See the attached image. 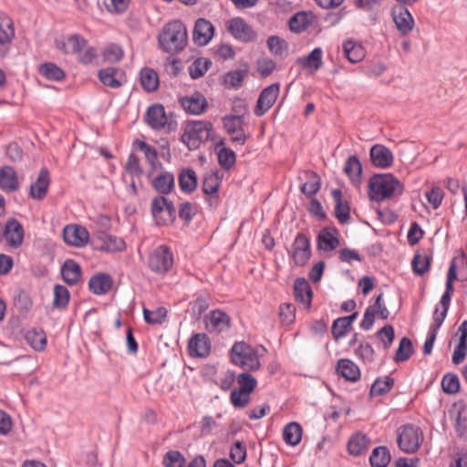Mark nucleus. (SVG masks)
I'll return each instance as SVG.
<instances>
[{"label": "nucleus", "instance_id": "1", "mask_svg": "<svg viewBox=\"0 0 467 467\" xmlns=\"http://www.w3.org/2000/svg\"><path fill=\"white\" fill-rule=\"evenodd\" d=\"M58 50L67 55H75L81 64H91L98 57L95 47L88 45V40L79 34L60 36L55 40Z\"/></svg>", "mask_w": 467, "mask_h": 467}, {"label": "nucleus", "instance_id": "2", "mask_svg": "<svg viewBox=\"0 0 467 467\" xmlns=\"http://www.w3.org/2000/svg\"><path fill=\"white\" fill-rule=\"evenodd\" d=\"M403 191L401 182L391 173L374 175L368 184V196L378 202L400 196Z\"/></svg>", "mask_w": 467, "mask_h": 467}, {"label": "nucleus", "instance_id": "3", "mask_svg": "<svg viewBox=\"0 0 467 467\" xmlns=\"http://www.w3.org/2000/svg\"><path fill=\"white\" fill-rule=\"evenodd\" d=\"M160 47L166 53L177 54L184 49L187 44V30L178 20L166 24L158 36Z\"/></svg>", "mask_w": 467, "mask_h": 467}, {"label": "nucleus", "instance_id": "4", "mask_svg": "<svg viewBox=\"0 0 467 467\" xmlns=\"http://www.w3.org/2000/svg\"><path fill=\"white\" fill-rule=\"evenodd\" d=\"M231 358L234 365L244 370H257L261 366L258 351L244 341L233 345Z\"/></svg>", "mask_w": 467, "mask_h": 467}, {"label": "nucleus", "instance_id": "5", "mask_svg": "<svg viewBox=\"0 0 467 467\" xmlns=\"http://www.w3.org/2000/svg\"><path fill=\"white\" fill-rule=\"evenodd\" d=\"M213 124L205 120H194L188 122L182 135V141L189 150H194L206 141L211 135Z\"/></svg>", "mask_w": 467, "mask_h": 467}, {"label": "nucleus", "instance_id": "6", "mask_svg": "<svg viewBox=\"0 0 467 467\" xmlns=\"http://www.w3.org/2000/svg\"><path fill=\"white\" fill-rule=\"evenodd\" d=\"M423 441V433L413 425H404L398 430V444L407 453L415 452Z\"/></svg>", "mask_w": 467, "mask_h": 467}, {"label": "nucleus", "instance_id": "7", "mask_svg": "<svg viewBox=\"0 0 467 467\" xmlns=\"http://www.w3.org/2000/svg\"><path fill=\"white\" fill-rule=\"evenodd\" d=\"M173 265V254L165 245L156 247L149 255L148 265L150 269L158 274L167 273Z\"/></svg>", "mask_w": 467, "mask_h": 467}, {"label": "nucleus", "instance_id": "8", "mask_svg": "<svg viewBox=\"0 0 467 467\" xmlns=\"http://www.w3.org/2000/svg\"><path fill=\"white\" fill-rule=\"evenodd\" d=\"M151 213L158 225H168L175 219V209L163 196L155 197L151 202Z\"/></svg>", "mask_w": 467, "mask_h": 467}, {"label": "nucleus", "instance_id": "9", "mask_svg": "<svg viewBox=\"0 0 467 467\" xmlns=\"http://www.w3.org/2000/svg\"><path fill=\"white\" fill-rule=\"evenodd\" d=\"M288 253L296 265L304 266L311 257L310 240L304 234H298Z\"/></svg>", "mask_w": 467, "mask_h": 467}, {"label": "nucleus", "instance_id": "10", "mask_svg": "<svg viewBox=\"0 0 467 467\" xmlns=\"http://www.w3.org/2000/svg\"><path fill=\"white\" fill-rule=\"evenodd\" d=\"M205 329L210 334H221L227 331L232 323L230 316L220 309H214L203 317Z\"/></svg>", "mask_w": 467, "mask_h": 467}, {"label": "nucleus", "instance_id": "11", "mask_svg": "<svg viewBox=\"0 0 467 467\" xmlns=\"http://www.w3.org/2000/svg\"><path fill=\"white\" fill-rule=\"evenodd\" d=\"M227 32L242 42H251L256 38L253 28L241 17H234L225 23Z\"/></svg>", "mask_w": 467, "mask_h": 467}, {"label": "nucleus", "instance_id": "12", "mask_svg": "<svg viewBox=\"0 0 467 467\" xmlns=\"http://www.w3.org/2000/svg\"><path fill=\"white\" fill-rule=\"evenodd\" d=\"M63 239L68 245L81 248L89 241V233L86 227L78 224H67L63 230Z\"/></svg>", "mask_w": 467, "mask_h": 467}, {"label": "nucleus", "instance_id": "13", "mask_svg": "<svg viewBox=\"0 0 467 467\" xmlns=\"http://www.w3.org/2000/svg\"><path fill=\"white\" fill-rule=\"evenodd\" d=\"M221 184L222 176L219 171H209L204 175L202 188L210 206H216L219 203L218 191Z\"/></svg>", "mask_w": 467, "mask_h": 467}, {"label": "nucleus", "instance_id": "14", "mask_svg": "<svg viewBox=\"0 0 467 467\" xmlns=\"http://www.w3.org/2000/svg\"><path fill=\"white\" fill-rule=\"evenodd\" d=\"M223 128L231 136V140L240 146L246 141L247 135L244 131V119L240 116H226L223 119Z\"/></svg>", "mask_w": 467, "mask_h": 467}, {"label": "nucleus", "instance_id": "15", "mask_svg": "<svg viewBox=\"0 0 467 467\" xmlns=\"http://www.w3.org/2000/svg\"><path fill=\"white\" fill-rule=\"evenodd\" d=\"M391 16L400 35L407 36L413 30L415 21L406 7L397 6L392 8Z\"/></svg>", "mask_w": 467, "mask_h": 467}, {"label": "nucleus", "instance_id": "16", "mask_svg": "<svg viewBox=\"0 0 467 467\" xmlns=\"http://www.w3.org/2000/svg\"><path fill=\"white\" fill-rule=\"evenodd\" d=\"M279 91V84L274 83L261 92L254 109L256 116H263L271 109L278 97Z\"/></svg>", "mask_w": 467, "mask_h": 467}, {"label": "nucleus", "instance_id": "17", "mask_svg": "<svg viewBox=\"0 0 467 467\" xmlns=\"http://www.w3.org/2000/svg\"><path fill=\"white\" fill-rule=\"evenodd\" d=\"M15 37V27L12 19L5 14H0V56L5 57L10 50Z\"/></svg>", "mask_w": 467, "mask_h": 467}, {"label": "nucleus", "instance_id": "18", "mask_svg": "<svg viewBox=\"0 0 467 467\" xmlns=\"http://www.w3.org/2000/svg\"><path fill=\"white\" fill-rule=\"evenodd\" d=\"M182 109L189 114L200 115L205 111L208 103L205 97L200 92L185 96L179 100Z\"/></svg>", "mask_w": 467, "mask_h": 467}, {"label": "nucleus", "instance_id": "19", "mask_svg": "<svg viewBox=\"0 0 467 467\" xmlns=\"http://www.w3.org/2000/svg\"><path fill=\"white\" fill-rule=\"evenodd\" d=\"M370 160L374 166L386 169L390 167L394 161L391 150L382 144H375L370 149Z\"/></svg>", "mask_w": 467, "mask_h": 467}, {"label": "nucleus", "instance_id": "20", "mask_svg": "<svg viewBox=\"0 0 467 467\" xmlns=\"http://www.w3.org/2000/svg\"><path fill=\"white\" fill-rule=\"evenodd\" d=\"M213 34L214 27L209 20L204 18L197 19L193 29V40L197 45H207L213 38Z\"/></svg>", "mask_w": 467, "mask_h": 467}, {"label": "nucleus", "instance_id": "21", "mask_svg": "<svg viewBox=\"0 0 467 467\" xmlns=\"http://www.w3.org/2000/svg\"><path fill=\"white\" fill-rule=\"evenodd\" d=\"M294 296L297 303L303 305L305 308H310L313 298V291L306 278L298 277L295 280Z\"/></svg>", "mask_w": 467, "mask_h": 467}, {"label": "nucleus", "instance_id": "22", "mask_svg": "<svg viewBox=\"0 0 467 467\" xmlns=\"http://www.w3.org/2000/svg\"><path fill=\"white\" fill-rule=\"evenodd\" d=\"M5 237L7 244L13 247H19L24 240V229L16 219H10L6 222Z\"/></svg>", "mask_w": 467, "mask_h": 467}, {"label": "nucleus", "instance_id": "23", "mask_svg": "<svg viewBox=\"0 0 467 467\" xmlns=\"http://www.w3.org/2000/svg\"><path fill=\"white\" fill-rule=\"evenodd\" d=\"M188 348L192 357L204 358L208 356L211 349L209 337L204 333L194 335L189 341Z\"/></svg>", "mask_w": 467, "mask_h": 467}, {"label": "nucleus", "instance_id": "24", "mask_svg": "<svg viewBox=\"0 0 467 467\" xmlns=\"http://www.w3.org/2000/svg\"><path fill=\"white\" fill-rule=\"evenodd\" d=\"M99 78L105 85L111 88H118L125 81V74L116 67H106L99 71Z\"/></svg>", "mask_w": 467, "mask_h": 467}, {"label": "nucleus", "instance_id": "25", "mask_svg": "<svg viewBox=\"0 0 467 467\" xmlns=\"http://www.w3.org/2000/svg\"><path fill=\"white\" fill-rule=\"evenodd\" d=\"M168 118L161 105L150 106L146 114V122L153 130H161L167 124Z\"/></svg>", "mask_w": 467, "mask_h": 467}, {"label": "nucleus", "instance_id": "26", "mask_svg": "<svg viewBox=\"0 0 467 467\" xmlns=\"http://www.w3.org/2000/svg\"><path fill=\"white\" fill-rule=\"evenodd\" d=\"M18 176L11 166L0 168V188L6 192H13L19 189Z\"/></svg>", "mask_w": 467, "mask_h": 467}, {"label": "nucleus", "instance_id": "27", "mask_svg": "<svg viewBox=\"0 0 467 467\" xmlns=\"http://www.w3.org/2000/svg\"><path fill=\"white\" fill-rule=\"evenodd\" d=\"M49 182L48 170L47 168H42L36 181L30 186L31 197L36 200L44 199L48 190Z\"/></svg>", "mask_w": 467, "mask_h": 467}, {"label": "nucleus", "instance_id": "28", "mask_svg": "<svg viewBox=\"0 0 467 467\" xmlns=\"http://www.w3.org/2000/svg\"><path fill=\"white\" fill-rule=\"evenodd\" d=\"M332 197L336 202L335 215L340 223H346L350 218V207L348 201L343 199L342 192L338 189L332 191Z\"/></svg>", "mask_w": 467, "mask_h": 467}, {"label": "nucleus", "instance_id": "29", "mask_svg": "<svg viewBox=\"0 0 467 467\" xmlns=\"http://www.w3.org/2000/svg\"><path fill=\"white\" fill-rule=\"evenodd\" d=\"M337 373L348 381L356 382L360 379L358 366L348 358H341L337 365Z\"/></svg>", "mask_w": 467, "mask_h": 467}, {"label": "nucleus", "instance_id": "30", "mask_svg": "<svg viewBox=\"0 0 467 467\" xmlns=\"http://www.w3.org/2000/svg\"><path fill=\"white\" fill-rule=\"evenodd\" d=\"M112 286V278L107 274H98L88 282L90 291L95 295H105Z\"/></svg>", "mask_w": 467, "mask_h": 467}, {"label": "nucleus", "instance_id": "31", "mask_svg": "<svg viewBox=\"0 0 467 467\" xmlns=\"http://www.w3.org/2000/svg\"><path fill=\"white\" fill-rule=\"evenodd\" d=\"M155 191L161 194H169L174 188V176L169 171H163L151 181Z\"/></svg>", "mask_w": 467, "mask_h": 467}, {"label": "nucleus", "instance_id": "32", "mask_svg": "<svg viewBox=\"0 0 467 467\" xmlns=\"http://www.w3.org/2000/svg\"><path fill=\"white\" fill-rule=\"evenodd\" d=\"M370 441L363 433L357 432L352 435L348 443V449L351 455L358 456L368 450Z\"/></svg>", "mask_w": 467, "mask_h": 467}, {"label": "nucleus", "instance_id": "33", "mask_svg": "<svg viewBox=\"0 0 467 467\" xmlns=\"http://www.w3.org/2000/svg\"><path fill=\"white\" fill-rule=\"evenodd\" d=\"M61 275L66 283L76 285L81 278V268L73 260H67L61 268Z\"/></svg>", "mask_w": 467, "mask_h": 467}, {"label": "nucleus", "instance_id": "34", "mask_svg": "<svg viewBox=\"0 0 467 467\" xmlns=\"http://www.w3.org/2000/svg\"><path fill=\"white\" fill-rule=\"evenodd\" d=\"M343 51L345 57L351 63L360 62L365 57V50L363 47L359 43L351 39L344 42Z\"/></svg>", "mask_w": 467, "mask_h": 467}, {"label": "nucleus", "instance_id": "35", "mask_svg": "<svg viewBox=\"0 0 467 467\" xmlns=\"http://www.w3.org/2000/svg\"><path fill=\"white\" fill-rule=\"evenodd\" d=\"M140 85L147 92H153L159 87V76L157 72L150 67H144L140 72Z\"/></svg>", "mask_w": 467, "mask_h": 467}, {"label": "nucleus", "instance_id": "36", "mask_svg": "<svg viewBox=\"0 0 467 467\" xmlns=\"http://www.w3.org/2000/svg\"><path fill=\"white\" fill-rule=\"evenodd\" d=\"M26 340L36 351H42L47 346V336L44 330L32 328L26 334Z\"/></svg>", "mask_w": 467, "mask_h": 467}, {"label": "nucleus", "instance_id": "37", "mask_svg": "<svg viewBox=\"0 0 467 467\" xmlns=\"http://www.w3.org/2000/svg\"><path fill=\"white\" fill-rule=\"evenodd\" d=\"M179 185L183 192L191 193L197 187V176L192 169H184L179 175Z\"/></svg>", "mask_w": 467, "mask_h": 467}, {"label": "nucleus", "instance_id": "38", "mask_svg": "<svg viewBox=\"0 0 467 467\" xmlns=\"http://www.w3.org/2000/svg\"><path fill=\"white\" fill-rule=\"evenodd\" d=\"M391 456L389 449L379 446L372 451L369 462L372 467H386L390 462Z\"/></svg>", "mask_w": 467, "mask_h": 467}, {"label": "nucleus", "instance_id": "39", "mask_svg": "<svg viewBox=\"0 0 467 467\" xmlns=\"http://www.w3.org/2000/svg\"><path fill=\"white\" fill-rule=\"evenodd\" d=\"M339 245L336 231L323 230L318 235V247L324 251H332Z\"/></svg>", "mask_w": 467, "mask_h": 467}, {"label": "nucleus", "instance_id": "40", "mask_svg": "<svg viewBox=\"0 0 467 467\" xmlns=\"http://www.w3.org/2000/svg\"><path fill=\"white\" fill-rule=\"evenodd\" d=\"M322 54V49L320 47H317L306 57L299 58V62L304 67L309 68L312 72H315L321 67Z\"/></svg>", "mask_w": 467, "mask_h": 467}, {"label": "nucleus", "instance_id": "41", "mask_svg": "<svg viewBox=\"0 0 467 467\" xmlns=\"http://www.w3.org/2000/svg\"><path fill=\"white\" fill-rule=\"evenodd\" d=\"M284 441L292 446L297 445L302 438V428L296 422L288 423L283 431Z\"/></svg>", "mask_w": 467, "mask_h": 467}, {"label": "nucleus", "instance_id": "42", "mask_svg": "<svg viewBox=\"0 0 467 467\" xmlns=\"http://www.w3.org/2000/svg\"><path fill=\"white\" fill-rule=\"evenodd\" d=\"M306 182L301 185V192L307 195H315L320 189L321 180L319 176L314 171H306Z\"/></svg>", "mask_w": 467, "mask_h": 467}, {"label": "nucleus", "instance_id": "43", "mask_svg": "<svg viewBox=\"0 0 467 467\" xmlns=\"http://www.w3.org/2000/svg\"><path fill=\"white\" fill-rule=\"evenodd\" d=\"M344 171L353 182H358L362 171L361 163L357 156H350L345 163Z\"/></svg>", "mask_w": 467, "mask_h": 467}, {"label": "nucleus", "instance_id": "44", "mask_svg": "<svg viewBox=\"0 0 467 467\" xmlns=\"http://www.w3.org/2000/svg\"><path fill=\"white\" fill-rule=\"evenodd\" d=\"M138 148L144 153L145 158L151 167L152 171L161 168V163L158 161V153L154 147L145 141H138Z\"/></svg>", "mask_w": 467, "mask_h": 467}, {"label": "nucleus", "instance_id": "45", "mask_svg": "<svg viewBox=\"0 0 467 467\" xmlns=\"http://www.w3.org/2000/svg\"><path fill=\"white\" fill-rule=\"evenodd\" d=\"M39 72L50 80H61L65 78L64 71L54 63H45L39 67Z\"/></svg>", "mask_w": 467, "mask_h": 467}, {"label": "nucleus", "instance_id": "46", "mask_svg": "<svg viewBox=\"0 0 467 467\" xmlns=\"http://www.w3.org/2000/svg\"><path fill=\"white\" fill-rule=\"evenodd\" d=\"M309 25V17L306 12L295 14L289 20L290 30L295 33H300L306 29Z\"/></svg>", "mask_w": 467, "mask_h": 467}, {"label": "nucleus", "instance_id": "47", "mask_svg": "<svg viewBox=\"0 0 467 467\" xmlns=\"http://www.w3.org/2000/svg\"><path fill=\"white\" fill-rule=\"evenodd\" d=\"M413 272L418 275H423L429 271L431 259L426 254H416L411 262Z\"/></svg>", "mask_w": 467, "mask_h": 467}, {"label": "nucleus", "instance_id": "48", "mask_svg": "<svg viewBox=\"0 0 467 467\" xmlns=\"http://www.w3.org/2000/svg\"><path fill=\"white\" fill-rule=\"evenodd\" d=\"M102 56L104 61L109 63H116L123 58L124 52L119 46L116 44H109L103 49Z\"/></svg>", "mask_w": 467, "mask_h": 467}, {"label": "nucleus", "instance_id": "49", "mask_svg": "<svg viewBox=\"0 0 467 467\" xmlns=\"http://www.w3.org/2000/svg\"><path fill=\"white\" fill-rule=\"evenodd\" d=\"M167 316V310L164 307H157L154 310L143 308V317L145 321L150 325L161 324Z\"/></svg>", "mask_w": 467, "mask_h": 467}, {"label": "nucleus", "instance_id": "50", "mask_svg": "<svg viewBox=\"0 0 467 467\" xmlns=\"http://www.w3.org/2000/svg\"><path fill=\"white\" fill-rule=\"evenodd\" d=\"M394 384L393 379L385 377L384 379H377L371 386L370 394L372 396H380L390 390Z\"/></svg>", "mask_w": 467, "mask_h": 467}, {"label": "nucleus", "instance_id": "51", "mask_svg": "<svg viewBox=\"0 0 467 467\" xmlns=\"http://www.w3.org/2000/svg\"><path fill=\"white\" fill-rule=\"evenodd\" d=\"M238 389L251 394L256 388L257 381L254 377L248 373H241L237 376Z\"/></svg>", "mask_w": 467, "mask_h": 467}, {"label": "nucleus", "instance_id": "52", "mask_svg": "<svg viewBox=\"0 0 467 467\" xmlns=\"http://www.w3.org/2000/svg\"><path fill=\"white\" fill-rule=\"evenodd\" d=\"M211 62L204 58L196 59L189 67V73L192 78L197 79L202 77L208 70Z\"/></svg>", "mask_w": 467, "mask_h": 467}, {"label": "nucleus", "instance_id": "53", "mask_svg": "<svg viewBox=\"0 0 467 467\" xmlns=\"http://www.w3.org/2000/svg\"><path fill=\"white\" fill-rule=\"evenodd\" d=\"M355 355L364 363H372L374 361L375 351L368 343L361 342L354 350Z\"/></svg>", "mask_w": 467, "mask_h": 467}, {"label": "nucleus", "instance_id": "54", "mask_svg": "<svg viewBox=\"0 0 467 467\" xmlns=\"http://www.w3.org/2000/svg\"><path fill=\"white\" fill-rule=\"evenodd\" d=\"M69 301V292L67 287L61 285H56L54 287V306L57 307H66Z\"/></svg>", "mask_w": 467, "mask_h": 467}, {"label": "nucleus", "instance_id": "55", "mask_svg": "<svg viewBox=\"0 0 467 467\" xmlns=\"http://www.w3.org/2000/svg\"><path fill=\"white\" fill-rule=\"evenodd\" d=\"M412 354V344L408 337H402L400 341L399 348L396 351V361H405L410 358Z\"/></svg>", "mask_w": 467, "mask_h": 467}, {"label": "nucleus", "instance_id": "56", "mask_svg": "<svg viewBox=\"0 0 467 467\" xmlns=\"http://www.w3.org/2000/svg\"><path fill=\"white\" fill-rule=\"evenodd\" d=\"M236 161V156L234 150L228 148H222L218 152V161L220 165L229 170L234 166Z\"/></svg>", "mask_w": 467, "mask_h": 467}, {"label": "nucleus", "instance_id": "57", "mask_svg": "<svg viewBox=\"0 0 467 467\" xmlns=\"http://www.w3.org/2000/svg\"><path fill=\"white\" fill-rule=\"evenodd\" d=\"M163 464L165 467H183L185 458L178 451H170L163 457Z\"/></svg>", "mask_w": 467, "mask_h": 467}, {"label": "nucleus", "instance_id": "58", "mask_svg": "<svg viewBox=\"0 0 467 467\" xmlns=\"http://www.w3.org/2000/svg\"><path fill=\"white\" fill-rule=\"evenodd\" d=\"M230 458L236 463L241 464L246 459V446L240 441H236L230 450Z\"/></svg>", "mask_w": 467, "mask_h": 467}, {"label": "nucleus", "instance_id": "59", "mask_svg": "<svg viewBox=\"0 0 467 467\" xmlns=\"http://www.w3.org/2000/svg\"><path fill=\"white\" fill-rule=\"evenodd\" d=\"M441 387L444 392L449 394L457 393L460 389V381L456 375L446 374L441 380Z\"/></svg>", "mask_w": 467, "mask_h": 467}, {"label": "nucleus", "instance_id": "60", "mask_svg": "<svg viewBox=\"0 0 467 467\" xmlns=\"http://www.w3.org/2000/svg\"><path fill=\"white\" fill-rule=\"evenodd\" d=\"M103 248L109 252H121L125 250L126 244L120 237L108 235L104 241Z\"/></svg>", "mask_w": 467, "mask_h": 467}, {"label": "nucleus", "instance_id": "61", "mask_svg": "<svg viewBox=\"0 0 467 467\" xmlns=\"http://www.w3.org/2000/svg\"><path fill=\"white\" fill-rule=\"evenodd\" d=\"M125 171L128 174L133 177H140L142 174V169L140 165V159L135 154H130L126 165Z\"/></svg>", "mask_w": 467, "mask_h": 467}, {"label": "nucleus", "instance_id": "62", "mask_svg": "<svg viewBox=\"0 0 467 467\" xmlns=\"http://www.w3.org/2000/svg\"><path fill=\"white\" fill-rule=\"evenodd\" d=\"M232 404L236 408H244L250 401V394L238 389L232 390L230 395Z\"/></svg>", "mask_w": 467, "mask_h": 467}, {"label": "nucleus", "instance_id": "63", "mask_svg": "<svg viewBox=\"0 0 467 467\" xmlns=\"http://www.w3.org/2000/svg\"><path fill=\"white\" fill-rule=\"evenodd\" d=\"M377 337L379 338L384 348H389L394 340V328L390 325H386L377 332Z\"/></svg>", "mask_w": 467, "mask_h": 467}, {"label": "nucleus", "instance_id": "64", "mask_svg": "<svg viewBox=\"0 0 467 467\" xmlns=\"http://www.w3.org/2000/svg\"><path fill=\"white\" fill-rule=\"evenodd\" d=\"M244 74L243 71L236 70L229 72L224 77V85L228 88H238L244 81Z\"/></svg>", "mask_w": 467, "mask_h": 467}]
</instances>
